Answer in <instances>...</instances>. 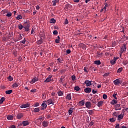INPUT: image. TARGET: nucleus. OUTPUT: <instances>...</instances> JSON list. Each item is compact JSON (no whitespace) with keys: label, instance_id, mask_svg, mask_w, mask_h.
Returning a JSON list of instances; mask_svg holds the SVG:
<instances>
[{"label":"nucleus","instance_id":"obj_10","mask_svg":"<svg viewBox=\"0 0 128 128\" xmlns=\"http://www.w3.org/2000/svg\"><path fill=\"white\" fill-rule=\"evenodd\" d=\"M84 84H86V86H92V81L86 80L84 82Z\"/></svg>","mask_w":128,"mask_h":128},{"label":"nucleus","instance_id":"obj_46","mask_svg":"<svg viewBox=\"0 0 128 128\" xmlns=\"http://www.w3.org/2000/svg\"><path fill=\"white\" fill-rule=\"evenodd\" d=\"M16 18L18 20H22V16L20 15H18V16H17Z\"/></svg>","mask_w":128,"mask_h":128},{"label":"nucleus","instance_id":"obj_44","mask_svg":"<svg viewBox=\"0 0 128 128\" xmlns=\"http://www.w3.org/2000/svg\"><path fill=\"white\" fill-rule=\"evenodd\" d=\"M102 98L104 100H106V98H108V96L106 94H104L102 96Z\"/></svg>","mask_w":128,"mask_h":128},{"label":"nucleus","instance_id":"obj_57","mask_svg":"<svg viewBox=\"0 0 128 128\" xmlns=\"http://www.w3.org/2000/svg\"><path fill=\"white\" fill-rule=\"evenodd\" d=\"M30 92H36V89L32 90Z\"/></svg>","mask_w":128,"mask_h":128},{"label":"nucleus","instance_id":"obj_24","mask_svg":"<svg viewBox=\"0 0 128 128\" xmlns=\"http://www.w3.org/2000/svg\"><path fill=\"white\" fill-rule=\"evenodd\" d=\"M108 4H106L105 5V6L104 7V8H103L101 10V12H104H104H106V8H108Z\"/></svg>","mask_w":128,"mask_h":128},{"label":"nucleus","instance_id":"obj_9","mask_svg":"<svg viewBox=\"0 0 128 128\" xmlns=\"http://www.w3.org/2000/svg\"><path fill=\"white\" fill-rule=\"evenodd\" d=\"M121 108H120V104H116L114 106V109L116 110H120Z\"/></svg>","mask_w":128,"mask_h":128},{"label":"nucleus","instance_id":"obj_41","mask_svg":"<svg viewBox=\"0 0 128 128\" xmlns=\"http://www.w3.org/2000/svg\"><path fill=\"white\" fill-rule=\"evenodd\" d=\"M40 106V103L38 102H36L35 104H34L32 106H34V107H36V106Z\"/></svg>","mask_w":128,"mask_h":128},{"label":"nucleus","instance_id":"obj_32","mask_svg":"<svg viewBox=\"0 0 128 128\" xmlns=\"http://www.w3.org/2000/svg\"><path fill=\"white\" fill-rule=\"evenodd\" d=\"M101 56H102V52H98L97 54V57L100 58Z\"/></svg>","mask_w":128,"mask_h":128},{"label":"nucleus","instance_id":"obj_60","mask_svg":"<svg viewBox=\"0 0 128 128\" xmlns=\"http://www.w3.org/2000/svg\"><path fill=\"white\" fill-rule=\"evenodd\" d=\"M20 42L24 44H26V39H24L23 40L21 41Z\"/></svg>","mask_w":128,"mask_h":128},{"label":"nucleus","instance_id":"obj_55","mask_svg":"<svg viewBox=\"0 0 128 128\" xmlns=\"http://www.w3.org/2000/svg\"><path fill=\"white\" fill-rule=\"evenodd\" d=\"M48 78H50V80H52V74L48 75Z\"/></svg>","mask_w":128,"mask_h":128},{"label":"nucleus","instance_id":"obj_45","mask_svg":"<svg viewBox=\"0 0 128 128\" xmlns=\"http://www.w3.org/2000/svg\"><path fill=\"white\" fill-rule=\"evenodd\" d=\"M12 16V12H8L7 13L6 16L10 17V16Z\"/></svg>","mask_w":128,"mask_h":128},{"label":"nucleus","instance_id":"obj_18","mask_svg":"<svg viewBox=\"0 0 128 128\" xmlns=\"http://www.w3.org/2000/svg\"><path fill=\"white\" fill-rule=\"evenodd\" d=\"M118 103V101L114 99L112 100V102H110V104H112V106H114V104H116Z\"/></svg>","mask_w":128,"mask_h":128},{"label":"nucleus","instance_id":"obj_25","mask_svg":"<svg viewBox=\"0 0 128 128\" xmlns=\"http://www.w3.org/2000/svg\"><path fill=\"white\" fill-rule=\"evenodd\" d=\"M103 104H104V102H102V101L99 102L98 104V108H100V106H102Z\"/></svg>","mask_w":128,"mask_h":128},{"label":"nucleus","instance_id":"obj_59","mask_svg":"<svg viewBox=\"0 0 128 128\" xmlns=\"http://www.w3.org/2000/svg\"><path fill=\"white\" fill-rule=\"evenodd\" d=\"M22 60V56H19L18 58V62H21Z\"/></svg>","mask_w":128,"mask_h":128},{"label":"nucleus","instance_id":"obj_54","mask_svg":"<svg viewBox=\"0 0 128 128\" xmlns=\"http://www.w3.org/2000/svg\"><path fill=\"white\" fill-rule=\"evenodd\" d=\"M51 96H56V92H52L51 93Z\"/></svg>","mask_w":128,"mask_h":128},{"label":"nucleus","instance_id":"obj_48","mask_svg":"<svg viewBox=\"0 0 128 128\" xmlns=\"http://www.w3.org/2000/svg\"><path fill=\"white\" fill-rule=\"evenodd\" d=\"M113 98H115V100H117L118 98H116V93L112 95Z\"/></svg>","mask_w":128,"mask_h":128},{"label":"nucleus","instance_id":"obj_2","mask_svg":"<svg viewBox=\"0 0 128 128\" xmlns=\"http://www.w3.org/2000/svg\"><path fill=\"white\" fill-rule=\"evenodd\" d=\"M124 110H122V113L118 116V120H120L124 118Z\"/></svg>","mask_w":128,"mask_h":128},{"label":"nucleus","instance_id":"obj_34","mask_svg":"<svg viewBox=\"0 0 128 128\" xmlns=\"http://www.w3.org/2000/svg\"><path fill=\"white\" fill-rule=\"evenodd\" d=\"M113 116H116V118H118V112H115L113 113Z\"/></svg>","mask_w":128,"mask_h":128},{"label":"nucleus","instance_id":"obj_50","mask_svg":"<svg viewBox=\"0 0 128 128\" xmlns=\"http://www.w3.org/2000/svg\"><path fill=\"white\" fill-rule=\"evenodd\" d=\"M66 72V70H62L60 71V74H64Z\"/></svg>","mask_w":128,"mask_h":128},{"label":"nucleus","instance_id":"obj_33","mask_svg":"<svg viewBox=\"0 0 128 128\" xmlns=\"http://www.w3.org/2000/svg\"><path fill=\"white\" fill-rule=\"evenodd\" d=\"M40 112V108H34V112Z\"/></svg>","mask_w":128,"mask_h":128},{"label":"nucleus","instance_id":"obj_38","mask_svg":"<svg viewBox=\"0 0 128 128\" xmlns=\"http://www.w3.org/2000/svg\"><path fill=\"white\" fill-rule=\"evenodd\" d=\"M57 60H58V62H60V64H62V62H64V59L58 58L57 59Z\"/></svg>","mask_w":128,"mask_h":128},{"label":"nucleus","instance_id":"obj_14","mask_svg":"<svg viewBox=\"0 0 128 128\" xmlns=\"http://www.w3.org/2000/svg\"><path fill=\"white\" fill-rule=\"evenodd\" d=\"M84 92L86 94H90L92 92V88H87L84 89Z\"/></svg>","mask_w":128,"mask_h":128},{"label":"nucleus","instance_id":"obj_11","mask_svg":"<svg viewBox=\"0 0 128 128\" xmlns=\"http://www.w3.org/2000/svg\"><path fill=\"white\" fill-rule=\"evenodd\" d=\"M22 124L23 126H28L30 124V122L28 120H25L22 122Z\"/></svg>","mask_w":128,"mask_h":128},{"label":"nucleus","instance_id":"obj_29","mask_svg":"<svg viewBox=\"0 0 128 128\" xmlns=\"http://www.w3.org/2000/svg\"><path fill=\"white\" fill-rule=\"evenodd\" d=\"M12 92V90H8L6 91V94H10Z\"/></svg>","mask_w":128,"mask_h":128},{"label":"nucleus","instance_id":"obj_17","mask_svg":"<svg viewBox=\"0 0 128 128\" xmlns=\"http://www.w3.org/2000/svg\"><path fill=\"white\" fill-rule=\"evenodd\" d=\"M66 99L68 100H72V94H67Z\"/></svg>","mask_w":128,"mask_h":128},{"label":"nucleus","instance_id":"obj_6","mask_svg":"<svg viewBox=\"0 0 128 128\" xmlns=\"http://www.w3.org/2000/svg\"><path fill=\"white\" fill-rule=\"evenodd\" d=\"M38 78L37 77H34L32 79V80L30 82V83L31 84H34L36 82H38Z\"/></svg>","mask_w":128,"mask_h":128},{"label":"nucleus","instance_id":"obj_36","mask_svg":"<svg viewBox=\"0 0 128 128\" xmlns=\"http://www.w3.org/2000/svg\"><path fill=\"white\" fill-rule=\"evenodd\" d=\"M122 72V68H120L117 70V74H120V72Z\"/></svg>","mask_w":128,"mask_h":128},{"label":"nucleus","instance_id":"obj_15","mask_svg":"<svg viewBox=\"0 0 128 128\" xmlns=\"http://www.w3.org/2000/svg\"><path fill=\"white\" fill-rule=\"evenodd\" d=\"M24 117V114H22V113H20L19 114H18L17 115V118L18 120H20V118H22Z\"/></svg>","mask_w":128,"mask_h":128},{"label":"nucleus","instance_id":"obj_62","mask_svg":"<svg viewBox=\"0 0 128 128\" xmlns=\"http://www.w3.org/2000/svg\"><path fill=\"white\" fill-rule=\"evenodd\" d=\"M44 117L42 116H40L38 120H44Z\"/></svg>","mask_w":128,"mask_h":128},{"label":"nucleus","instance_id":"obj_27","mask_svg":"<svg viewBox=\"0 0 128 128\" xmlns=\"http://www.w3.org/2000/svg\"><path fill=\"white\" fill-rule=\"evenodd\" d=\"M52 80L50 79V78H47L44 81V82H52Z\"/></svg>","mask_w":128,"mask_h":128},{"label":"nucleus","instance_id":"obj_37","mask_svg":"<svg viewBox=\"0 0 128 128\" xmlns=\"http://www.w3.org/2000/svg\"><path fill=\"white\" fill-rule=\"evenodd\" d=\"M72 110H74L72 109V108H70L68 110V114H70V115L72 114Z\"/></svg>","mask_w":128,"mask_h":128},{"label":"nucleus","instance_id":"obj_19","mask_svg":"<svg viewBox=\"0 0 128 128\" xmlns=\"http://www.w3.org/2000/svg\"><path fill=\"white\" fill-rule=\"evenodd\" d=\"M7 120H14V116L12 115H9L7 116Z\"/></svg>","mask_w":128,"mask_h":128},{"label":"nucleus","instance_id":"obj_3","mask_svg":"<svg viewBox=\"0 0 128 128\" xmlns=\"http://www.w3.org/2000/svg\"><path fill=\"white\" fill-rule=\"evenodd\" d=\"M114 84L115 86H120V84H122V82L120 80L119 78L116 79V80H114Z\"/></svg>","mask_w":128,"mask_h":128},{"label":"nucleus","instance_id":"obj_42","mask_svg":"<svg viewBox=\"0 0 128 128\" xmlns=\"http://www.w3.org/2000/svg\"><path fill=\"white\" fill-rule=\"evenodd\" d=\"M18 28L19 30H22V28H24V26H22V24H20L18 26Z\"/></svg>","mask_w":128,"mask_h":128},{"label":"nucleus","instance_id":"obj_5","mask_svg":"<svg viewBox=\"0 0 128 128\" xmlns=\"http://www.w3.org/2000/svg\"><path fill=\"white\" fill-rule=\"evenodd\" d=\"M22 39V34H19L16 38H14V42H18V40H20Z\"/></svg>","mask_w":128,"mask_h":128},{"label":"nucleus","instance_id":"obj_12","mask_svg":"<svg viewBox=\"0 0 128 128\" xmlns=\"http://www.w3.org/2000/svg\"><path fill=\"white\" fill-rule=\"evenodd\" d=\"M28 107H30V104L28 103H27L26 104H23L20 106L21 108H26Z\"/></svg>","mask_w":128,"mask_h":128},{"label":"nucleus","instance_id":"obj_43","mask_svg":"<svg viewBox=\"0 0 128 128\" xmlns=\"http://www.w3.org/2000/svg\"><path fill=\"white\" fill-rule=\"evenodd\" d=\"M12 88H18V84L16 83H15L12 84Z\"/></svg>","mask_w":128,"mask_h":128},{"label":"nucleus","instance_id":"obj_31","mask_svg":"<svg viewBox=\"0 0 128 128\" xmlns=\"http://www.w3.org/2000/svg\"><path fill=\"white\" fill-rule=\"evenodd\" d=\"M58 96H64V92L60 90L58 92Z\"/></svg>","mask_w":128,"mask_h":128},{"label":"nucleus","instance_id":"obj_16","mask_svg":"<svg viewBox=\"0 0 128 128\" xmlns=\"http://www.w3.org/2000/svg\"><path fill=\"white\" fill-rule=\"evenodd\" d=\"M42 126H44L45 128L46 126H48V122L44 121L42 122Z\"/></svg>","mask_w":128,"mask_h":128},{"label":"nucleus","instance_id":"obj_64","mask_svg":"<svg viewBox=\"0 0 128 128\" xmlns=\"http://www.w3.org/2000/svg\"><path fill=\"white\" fill-rule=\"evenodd\" d=\"M92 94H96V90H92Z\"/></svg>","mask_w":128,"mask_h":128},{"label":"nucleus","instance_id":"obj_4","mask_svg":"<svg viewBox=\"0 0 128 128\" xmlns=\"http://www.w3.org/2000/svg\"><path fill=\"white\" fill-rule=\"evenodd\" d=\"M41 106H42V108H41L40 110H46V106H48L46 105V101H44L42 104L41 105Z\"/></svg>","mask_w":128,"mask_h":128},{"label":"nucleus","instance_id":"obj_49","mask_svg":"<svg viewBox=\"0 0 128 128\" xmlns=\"http://www.w3.org/2000/svg\"><path fill=\"white\" fill-rule=\"evenodd\" d=\"M8 80L10 82H12L14 80V78L12 76H8Z\"/></svg>","mask_w":128,"mask_h":128},{"label":"nucleus","instance_id":"obj_53","mask_svg":"<svg viewBox=\"0 0 128 128\" xmlns=\"http://www.w3.org/2000/svg\"><path fill=\"white\" fill-rule=\"evenodd\" d=\"M66 54H70V52H71L70 50H67L66 51Z\"/></svg>","mask_w":128,"mask_h":128},{"label":"nucleus","instance_id":"obj_39","mask_svg":"<svg viewBox=\"0 0 128 128\" xmlns=\"http://www.w3.org/2000/svg\"><path fill=\"white\" fill-rule=\"evenodd\" d=\"M88 114H89L90 115L94 114V110H89L88 111Z\"/></svg>","mask_w":128,"mask_h":128},{"label":"nucleus","instance_id":"obj_58","mask_svg":"<svg viewBox=\"0 0 128 128\" xmlns=\"http://www.w3.org/2000/svg\"><path fill=\"white\" fill-rule=\"evenodd\" d=\"M72 80H76V76H72Z\"/></svg>","mask_w":128,"mask_h":128},{"label":"nucleus","instance_id":"obj_51","mask_svg":"<svg viewBox=\"0 0 128 128\" xmlns=\"http://www.w3.org/2000/svg\"><path fill=\"white\" fill-rule=\"evenodd\" d=\"M92 102L93 104H96V102H98V100H96V99H93L92 100Z\"/></svg>","mask_w":128,"mask_h":128},{"label":"nucleus","instance_id":"obj_26","mask_svg":"<svg viewBox=\"0 0 128 128\" xmlns=\"http://www.w3.org/2000/svg\"><path fill=\"white\" fill-rule=\"evenodd\" d=\"M60 36H58V38L55 40V42L56 44H60Z\"/></svg>","mask_w":128,"mask_h":128},{"label":"nucleus","instance_id":"obj_56","mask_svg":"<svg viewBox=\"0 0 128 128\" xmlns=\"http://www.w3.org/2000/svg\"><path fill=\"white\" fill-rule=\"evenodd\" d=\"M68 24V20L66 19L64 22V24Z\"/></svg>","mask_w":128,"mask_h":128},{"label":"nucleus","instance_id":"obj_1","mask_svg":"<svg viewBox=\"0 0 128 128\" xmlns=\"http://www.w3.org/2000/svg\"><path fill=\"white\" fill-rule=\"evenodd\" d=\"M126 44H124L120 48V56H122V53L124 52H126Z\"/></svg>","mask_w":128,"mask_h":128},{"label":"nucleus","instance_id":"obj_63","mask_svg":"<svg viewBox=\"0 0 128 128\" xmlns=\"http://www.w3.org/2000/svg\"><path fill=\"white\" fill-rule=\"evenodd\" d=\"M10 128H16V126L12 125L10 127Z\"/></svg>","mask_w":128,"mask_h":128},{"label":"nucleus","instance_id":"obj_7","mask_svg":"<svg viewBox=\"0 0 128 128\" xmlns=\"http://www.w3.org/2000/svg\"><path fill=\"white\" fill-rule=\"evenodd\" d=\"M118 60V57H114L113 60L110 61L111 64H116V62Z\"/></svg>","mask_w":128,"mask_h":128},{"label":"nucleus","instance_id":"obj_20","mask_svg":"<svg viewBox=\"0 0 128 128\" xmlns=\"http://www.w3.org/2000/svg\"><path fill=\"white\" fill-rule=\"evenodd\" d=\"M79 106H84V100H82L79 102Z\"/></svg>","mask_w":128,"mask_h":128},{"label":"nucleus","instance_id":"obj_8","mask_svg":"<svg viewBox=\"0 0 128 128\" xmlns=\"http://www.w3.org/2000/svg\"><path fill=\"white\" fill-rule=\"evenodd\" d=\"M85 106L87 108H92V102H86Z\"/></svg>","mask_w":128,"mask_h":128},{"label":"nucleus","instance_id":"obj_23","mask_svg":"<svg viewBox=\"0 0 128 128\" xmlns=\"http://www.w3.org/2000/svg\"><path fill=\"white\" fill-rule=\"evenodd\" d=\"M60 2V0H52V6H56V4L57 3V2Z\"/></svg>","mask_w":128,"mask_h":128},{"label":"nucleus","instance_id":"obj_52","mask_svg":"<svg viewBox=\"0 0 128 128\" xmlns=\"http://www.w3.org/2000/svg\"><path fill=\"white\" fill-rule=\"evenodd\" d=\"M58 34V30H55L53 32L54 34Z\"/></svg>","mask_w":128,"mask_h":128},{"label":"nucleus","instance_id":"obj_47","mask_svg":"<svg viewBox=\"0 0 128 128\" xmlns=\"http://www.w3.org/2000/svg\"><path fill=\"white\" fill-rule=\"evenodd\" d=\"M110 122H116V118H112L110 119Z\"/></svg>","mask_w":128,"mask_h":128},{"label":"nucleus","instance_id":"obj_61","mask_svg":"<svg viewBox=\"0 0 128 128\" xmlns=\"http://www.w3.org/2000/svg\"><path fill=\"white\" fill-rule=\"evenodd\" d=\"M115 128H120V124H117Z\"/></svg>","mask_w":128,"mask_h":128},{"label":"nucleus","instance_id":"obj_13","mask_svg":"<svg viewBox=\"0 0 128 128\" xmlns=\"http://www.w3.org/2000/svg\"><path fill=\"white\" fill-rule=\"evenodd\" d=\"M47 104L48 106H50V104H52L54 106V102L52 101V99L50 98L47 100Z\"/></svg>","mask_w":128,"mask_h":128},{"label":"nucleus","instance_id":"obj_35","mask_svg":"<svg viewBox=\"0 0 128 128\" xmlns=\"http://www.w3.org/2000/svg\"><path fill=\"white\" fill-rule=\"evenodd\" d=\"M37 44H42V40H40L36 42Z\"/></svg>","mask_w":128,"mask_h":128},{"label":"nucleus","instance_id":"obj_30","mask_svg":"<svg viewBox=\"0 0 128 128\" xmlns=\"http://www.w3.org/2000/svg\"><path fill=\"white\" fill-rule=\"evenodd\" d=\"M56 20H54V18L50 20V24H56Z\"/></svg>","mask_w":128,"mask_h":128},{"label":"nucleus","instance_id":"obj_21","mask_svg":"<svg viewBox=\"0 0 128 128\" xmlns=\"http://www.w3.org/2000/svg\"><path fill=\"white\" fill-rule=\"evenodd\" d=\"M102 62L100 60L94 61V64H97V66H100Z\"/></svg>","mask_w":128,"mask_h":128},{"label":"nucleus","instance_id":"obj_40","mask_svg":"<svg viewBox=\"0 0 128 128\" xmlns=\"http://www.w3.org/2000/svg\"><path fill=\"white\" fill-rule=\"evenodd\" d=\"M75 90H76V92H78L80 90V86H76L74 87Z\"/></svg>","mask_w":128,"mask_h":128},{"label":"nucleus","instance_id":"obj_22","mask_svg":"<svg viewBox=\"0 0 128 128\" xmlns=\"http://www.w3.org/2000/svg\"><path fill=\"white\" fill-rule=\"evenodd\" d=\"M60 82L64 86H65V88L66 86V82L64 83L62 82V78H60Z\"/></svg>","mask_w":128,"mask_h":128},{"label":"nucleus","instance_id":"obj_28","mask_svg":"<svg viewBox=\"0 0 128 128\" xmlns=\"http://www.w3.org/2000/svg\"><path fill=\"white\" fill-rule=\"evenodd\" d=\"M4 100H6L4 97H2L0 100V104H2Z\"/></svg>","mask_w":128,"mask_h":128}]
</instances>
